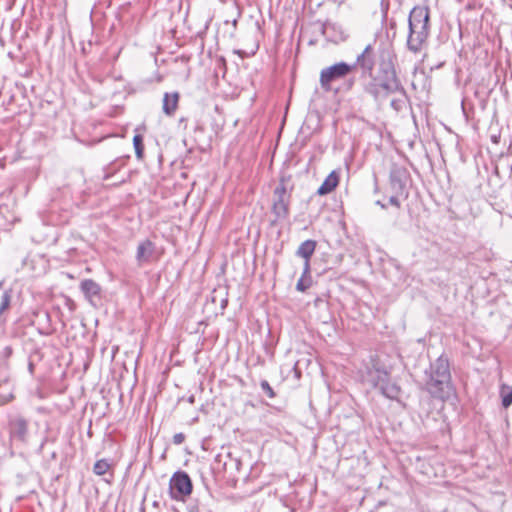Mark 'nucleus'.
Wrapping results in <instances>:
<instances>
[{
    "instance_id": "21",
    "label": "nucleus",
    "mask_w": 512,
    "mask_h": 512,
    "mask_svg": "<svg viewBox=\"0 0 512 512\" xmlns=\"http://www.w3.org/2000/svg\"><path fill=\"white\" fill-rule=\"evenodd\" d=\"M10 301H11V295L9 294V292L5 291L2 295H1V299H0V315L8 309V307L10 306Z\"/></svg>"
},
{
    "instance_id": "14",
    "label": "nucleus",
    "mask_w": 512,
    "mask_h": 512,
    "mask_svg": "<svg viewBox=\"0 0 512 512\" xmlns=\"http://www.w3.org/2000/svg\"><path fill=\"white\" fill-rule=\"evenodd\" d=\"M407 172L402 167L394 166L390 173V181L394 190H402Z\"/></svg>"
},
{
    "instance_id": "13",
    "label": "nucleus",
    "mask_w": 512,
    "mask_h": 512,
    "mask_svg": "<svg viewBox=\"0 0 512 512\" xmlns=\"http://www.w3.org/2000/svg\"><path fill=\"white\" fill-rule=\"evenodd\" d=\"M179 102V93L173 92V93H165L163 97V112L168 115L172 116L177 107Z\"/></svg>"
},
{
    "instance_id": "8",
    "label": "nucleus",
    "mask_w": 512,
    "mask_h": 512,
    "mask_svg": "<svg viewBox=\"0 0 512 512\" xmlns=\"http://www.w3.org/2000/svg\"><path fill=\"white\" fill-rule=\"evenodd\" d=\"M155 252V246L150 240H144L139 243L136 252L137 262L142 265L151 261Z\"/></svg>"
},
{
    "instance_id": "17",
    "label": "nucleus",
    "mask_w": 512,
    "mask_h": 512,
    "mask_svg": "<svg viewBox=\"0 0 512 512\" xmlns=\"http://www.w3.org/2000/svg\"><path fill=\"white\" fill-rule=\"evenodd\" d=\"M500 394L503 407L508 408L512 404V387L503 385Z\"/></svg>"
},
{
    "instance_id": "10",
    "label": "nucleus",
    "mask_w": 512,
    "mask_h": 512,
    "mask_svg": "<svg viewBox=\"0 0 512 512\" xmlns=\"http://www.w3.org/2000/svg\"><path fill=\"white\" fill-rule=\"evenodd\" d=\"M10 433L12 437L25 441L28 433L27 421L23 418H16L11 422Z\"/></svg>"
},
{
    "instance_id": "19",
    "label": "nucleus",
    "mask_w": 512,
    "mask_h": 512,
    "mask_svg": "<svg viewBox=\"0 0 512 512\" xmlns=\"http://www.w3.org/2000/svg\"><path fill=\"white\" fill-rule=\"evenodd\" d=\"M310 271L307 274L302 275V277L298 280L296 284V289L300 292L306 291L312 284L311 277L309 275Z\"/></svg>"
},
{
    "instance_id": "2",
    "label": "nucleus",
    "mask_w": 512,
    "mask_h": 512,
    "mask_svg": "<svg viewBox=\"0 0 512 512\" xmlns=\"http://www.w3.org/2000/svg\"><path fill=\"white\" fill-rule=\"evenodd\" d=\"M429 9L426 6H416L409 15L408 48L413 52L420 51L429 35Z\"/></svg>"
},
{
    "instance_id": "16",
    "label": "nucleus",
    "mask_w": 512,
    "mask_h": 512,
    "mask_svg": "<svg viewBox=\"0 0 512 512\" xmlns=\"http://www.w3.org/2000/svg\"><path fill=\"white\" fill-rule=\"evenodd\" d=\"M380 390L384 396L390 399H395L398 397L400 389L397 385L389 383L388 380L385 384H382Z\"/></svg>"
},
{
    "instance_id": "7",
    "label": "nucleus",
    "mask_w": 512,
    "mask_h": 512,
    "mask_svg": "<svg viewBox=\"0 0 512 512\" xmlns=\"http://www.w3.org/2000/svg\"><path fill=\"white\" fill-rule=\"evenodd\" d=\"M388 380V372L378 363L373 362L367 367L366 381L374 387H380Z\"/></svg>"
},
{
    "instance_id": "12",
    "label": "nucleus",
    "mask_w": 512,
    "mask_h": 512,
    "mask_svg": "<svg viewBox=\"0 0 512 512\" xmlns=\"http://www.w3.org/2000/svg\"><path fill=\"white\" fill-rule=\"evenodd\" d=\"M81 291L85 295V297L93 302L95 297H99L101 288L98 283L91 279L83 280L80 284Z\"/></svg>"
},
{
    "instance_id": "20",
    "label": "nucleus",
    "mask_w": 512,
    "mask_h": 512,
    "mask_svg": "<svg viewBox=\"0 0 512 512\" xmlns=\"http://www.w3.org/2000/svg\"><path fill=\"white\" fill-rule=\"evenodd\" d=\"M133 145L135 148V153H136L137 158L141 159L143 157V151H144L143 138L141 135L137 134L134 136Z\"/></svg>"
},
{
    "instance_id": "4",
    "label": "nucleus",
    "mask_w": 512,
    "mask_h": 512,
    "mask_svg": "<svg viewBox=\"0 0 512 512\" xmlns=\"http://www.w3.org/2000/svg\"><path fill=\"white\" fill-rule=\"evenodd\" d=\"M169 492L176 501H184L192 492V482L186 472L178 471L169 482Z\"/></svg>"
},
{
    "instance_id": "27",
    "label": "nucleus",
    "mask_w": 512,
    "mask_h": 512,
    "mask_svg": "<svg viewBox=\"0 0 512 512\" xmlns=\"http://www.w3.org/2000/svg\"><path fill=\"white\" fill-rule=\"evenodd\" d=\"M6 353L10 354L11 353V348L10 347H7L6 348Z\"/></svg>"
},
{
    "instance_id": "24",
    "label": "nucleus",
    "mask_w": 512,
    "mask_h": 512,
    "mask_svg": "<svg viewBox=\"0 0 512 512\" xmlns=\"http://www.w3.org/2000/svg\"><path fill=\"white\" fill-rule=\"evenodd\" d=\"M389 203L393 206H396V207H399L400 206V202L398 200V198L396 196H391L389 198Z\"/></svg>"
},
{
    "instance_id": "22",
    "label": "nucleus",
    "mask_w": 512,
    "mask_h": 512,
    "mask_svg": "<svg viewBox=\"0 0 512 512\" xmlns=\"http://www.w3.org/2000/svg\"><path fill=\"white\" fill-rule=\"evenodd\" d=\"M260 386H261V389L262 391L269 397V398H274L275 397V393L272 389V387L270 386V384L268 383V381L266 380H262L261 383H260Z\"/></svg>"
},
{
    "instance_id": "25",
    "label": "nucleus",
    "mask_w": 512,
    "mask_h": 512,
    "mask_svg": "<svg viewBox=\"0 0 512 512\" xmlns=\"http://www.w3.org/2000/svg\"><path fill=\"white\" fill-rule=\"evenodd\" d=\"M391 105H392L395 109H397V101H396V100H392V101H391Z\"/></svg>"
},
{
    "instance_id": "1",
    "label": "nucleus",
    "mask_w": 512,
    "mask_h": 512,
    "mask_svg": "<svg viewBox=\"0 0 512 512\" xmlns=\"http://www.w3.org/2000/svg\"><path fill=\"white\" fill-rule=\"evenodd\" d=\"M449 363L446 358L440 356L431 366L425 389L434 398L448 399L453 394L450 381Z\"/></svg>"
},
{
    "instance_id": "11",
    "label": "nucleus",
    "mask_w": 512,
    "mask_h": 512,
    "mask_svg": "<svg viewBox=\"0 0 512 512\" xmlns=\"http://www.w3.org/2000/svg\"><path fill=\"white\" fill-rule=\"evenodd\" d=\"M339 183V173L337 171H332L320 185L317 190L318 195H327L331 193Z\"/></svg>"
},
{
    "instance_id": "5",
    "label": "nucleus",
    "mask_w": 512,
    "mask_h": 512,
    "mask_svg": "<svg viewBox=\"0 0 512 512\" xmlns=\"http://www.w3.org/2000/svg\"><path fill=\"white\" fill-rule=\"evenodd\" d=\"M352 68V66L345 62H339L322 69L320 72V85L322 89L330 91L332 83L345 78L352 71Z\"/></svg>"
},
{
    "instance_id": "26",
    "label": "nucleus",
    "mask_w": 512,
    "mask_h": 512,
    "mask_svg": "<svg viewBox=\"0 0 512 512\" xmlns=\"http://www.w3.org/2000/svg\"><path fill=\"white\" fill-rule=\"evenodd\" d=\"M346 0H334V2L338 3L339 5L343 4Z\"/></svg>"
},
{
    "instance_id": "3",
    "label": "nucleus",
    "mask_w": 512,
    "mask_h": 512,
    "mask_svg": "<svg viewBox=\"0 0 512 512\" xmlns=\"http://www.w3.org/2000/svg\"><path fill=\"white\" fill-rule=\"evenodd\" d=\"M366 90L368 93L373 95L376 100L384 99L390 94L404 95V89L394 75H392L390 78H387L385 81L371 82L367 86Z\"/></svg>"
},
{
    "instance_id": "18",
    "label": "nucleus",
    "mask_w": 512,
    "mask_h": 512,
    "mask_svg": "<svg viewBox=\"0 0 512 512\" xmlns=\"http://www.w3.org/2000/svg\"><path fill=\"white\" fill-rule=\"evenodd\" d=\"M111 468V464L106 459L98 460L93 467V472L96 475H104Z\"/></svg>"
},
{
    "instance_id": "6",
    "label": "nucleus",
    "mask_w": 512,
    "mask_h": 512,
    "mask_svg": "<svg viewBox=\"0 0 512 512\" xmlns=\"http://www.w3.org/2000/svg\"><path fill=\"white\" fill-rule=\"evenodd\" d=\"M288 204L289 200L285 186H277L274 190L273 212L278 219L287 217Z\"/></svg>"
},
{
    "instance_id": "23",
    "label": "nucleus",
    "mask_w": 512,
    "mask_h": 512,
    "mask_svg": "<svg viewBox=\"0 0 512 512\" xmlns=\"http://www.w3.org/2000/svg\"><path fill=\"white\" fill-rule=\"evenodd\" d=\"M185 435L183 433H177L173 436V443L176 445H180L184 442Z\"/></svg>"
},
{
    "instance_id": "15",
    "label": "nucleus",
    "mask_w": 512,
    "mask_h": 512,
    "mask_svg": "<svg viewBox=\"0 0 512 512\" xmlns=\"http://www.w3.org/2000/svg\"><path fill=\"white\" fill-rule=\"evenodd\" d=\"M357 63L366 70H372L374 66V56L372 46L367 45L363 52L357 57Z\"/></svg>"
},
{
    "instance_id": "9",
    "label": "nucleus",
    "mask_w": 512,
    "mask_h": 512,
    "mask_svg": "<svg viewBox=\"0 0 512 512\" xmlns=\"http://www.w3.org/2000/svg\"><path fill=\"white\" fill-rule=\"evenodd\" d=\"M316 248V242L313 240H306L299 246L297 250V255L302 257L305 260L304 263V274H307L310 271L309 259L314 253Z\"/></svg>"
}]
</instances>
